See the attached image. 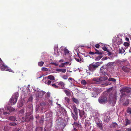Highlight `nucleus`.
<instances>
[{"mask_svg": "<svg viewBox=\"0 0 131 131\" xmlns=\"http://www.w3.org/2000/svg\"><path fill=\"white\" fill-rule=\"evenodd\" d=\"M129 45V43L127 42H125L124 44V46L126 48L128 47Z\"/></svg>", "mask_w": 131, "mask_h": 131, "instance_id": "72a5a7b5", "label": "nucleus"}, {"mask_svg": "<svg viewBox=\"0 0 131 131\" xmlns=\"http://www.w3.org/2000/svg\"><path fill=\"white\" fill-rule=\"evenodd\" d=\"M71 108L73 110L74 112L75 113V114H76L77 113V108L75 105H73L71 106Z\"/></svg>", "mask_w": 131, "mask_h": 131, "instance_id": "aec40b11", "label": "nucleus"}, {"mask_svg": "<svg viewBox=\"0 0 131 131\" xmlns=\"http://www.w3.org/2000/svg\"><path fill=\"white\" fill-rule=\"evenodd\" d=\"M10 126H15L16 125V124L15 123H12L9 124Z\"/></svg>", "mask_w": 131, "mask_h": 131, "instance_id": "09e8293b", "label": "nucleus"}, {"mask_svg": "<svg viewBox=\"0 0 131 131\" xmlns=\"http://www.w3.org/2000/svg\"><path fill=\"white\" fill-rule=\"evenodd\" d=\"M62 78L66 80L67 79L68 77L67 75H64L62 76Z\"/></svg>", "mask_w": 131, "mask_h": 131, "instance_id": "8fccbe9b", "label": "nucleus"}, {"mask_svg": "<svg viewBox=\"0 0 131 131\" xmlns=\"http://www.w3.org/2000/svg\"><path fill=\"white\" fill-rule=\"evenodd\" d=\"M46 84H47L48 85H49L51 83V81L50 80H48L47 82H45Z\"/></svg>", "mask_w": 131, "mask_h": 131, "instance_id": "c03bdc74", "label": "nucleus"}, {"mask_svg": "<svg viewBox=\"0 0 131 131\" xmlns=\"http://www.w3.org/2000/svg\"><path fill=\"white\" fill-rule=\"evenodd\" d=\"M79 113L80 117L83 118H85L86 116L85 115V113L84 111L79 110Z\"/></svg>", "mask_w": 131, "mask_h": 131, "instance_id": "1a4fd4ad", "label": "nucleus"}, {"mask_svg": "<svg viewBox=\"0 0 131 131\" xmlns=\"http://www.w3.org/2000/svg\"><path fill=\"white\" fill-rule=\"evenodd\" d=\"M59 61L63 62V60H61Z\"/></svg>", "mask_w": 131, "mask_h": 131, "instance_id": "774afa93", "label": "nucleus"}, {"mask_svg": "<svg viewBox=\"0 0 131 131\" xmlns=\"http://www.w3.org/2000/svg\"><path fill=\"white\" fill-rule=\"evenodd\" d=\"M81 83L84 85H85L86 84V83L85 80H83L81 81Z\"/></svg>", "mask_w": 131, "mask_h": 131, "instance_id": "ea45409f", "label": "nucleus"}, {"mask_svg": "<svg viewBox=\"0 0 131 131\" xmlns=\"http://www.w3.org/2000/svg\"><path fill=\"white\" fill-rule=\"evenodd\" d=\"M54 52L55 54L57 56L59 55V52L57 51V50L56 49L54 48Z\"/></svg>", "mask_w": 131, "mask_h": 131, "instance_id": "2f4dec72", "label": "nucleus"}, {"mask_svg": "<svg viewBox=\"0 0 131 131\" xmlns=\"http://www.w3.org/2000/svg\"><path fill=\"white\" fill-rule=\"evenodd\" d=\"M48 78L51 80H54L55 79L54 77L52 75H50L48 76Z\"/></svg>", "mask_w": 131, "mask_h": 131, "instance_id": "393cba45", "label": "nucleus"}, {"mask_svg": "<svg viewBox=\"0 0 131 131\" xmlns=\"http://www.w3.org/2000/svg\"><path fill=\"white\" fill-rule=\"evenodd\" d=\"M20 112H23V113H24V111L23 110H21Z\"/></svg>", "mask_w": 131, "mask_h": 131, "instance_id": "338daca9", "label": "nucleus"}, {"mask_svg": "<svg viewBox=\"0 0 131 131\" xmlns=\"http://www.w3.org/2000/svg\"><path fill=\"white\" fill-rule=\"evenodd\" d=\"M4 110L3 108L0 109V117L1 114H3L4 115H6L7 114H9V113L8 112H6L4 111Z\"/></svg>", "mask_w": 131, "mask_h": 131, "instance_id": "9d476101", "label": "nucleus"}, {"mask_svg": "<svg viewBox=\"0 0 131 131\" xmlns=\"http://www.w3.org/2000/svg\"><path fill=\"white\" fill-rule=\"evenodd\" d=\"M51 64H53L56 66H58V63H56L53 62L51 63Z\"/></svg>", "mask_w": 131, "mask_h": 131, "instance_id": "864d4df0", "label": "nucleus"}, {"mask_svg": "<svg viewBox=\"0 0 131 131\" xmlns=\"http://www.w3.org/2000/svg\"><path fill=\"white\" fill-rule=\"evenodd\" d=\"M95 53L96 54H98L100 55H102L103 53L102 52L99 51H97L95 52Z\"/></svg>", "mask_w": 131, "mask_h": 131, "instance_id": "58836bf2", "label": "nucleus"}, {"mask_svg": "<svg viewBox=\"0 0 131 131\" xmlns=\"http://www.w3.org/2000/svg\"><path fill=\"white\" fill-rule=\"evenodd\" d=\"M70 100L69 98L67 97H65L64 99L63 100V102L64 103L67 104L69 103Z\"/></svg>", "mask_w": 131, "mask_h": 131, "instance_id": "ddd939ff", "label": "nucleus"}, {"mask_svg": "<svg viewBox=\"0 0 131 131\" xmlns=\"http://www.w3.org/2000/svg\"><path fill=\"white\" fill-rule=\"evenodd\" d=\"M94 80L96 82H99L100 81V78H95L94 79Z\"/></svg>", "mask_w": 131, "mask_h": 131, "instance_id": "c9c22d12", "label": "nucleus"}, {"mask_svg": "<svg viewBox=\"0 0 131 131\" xmlns=\"http://www.w3.org/2000/svg\"><path fill=\"white\" fill-rule=\"evenodd\" d=\"M8 127L7 126H5L4 127V129L5 131H7Z\"/></svg>", "mask_w": 131, "mask_h": 131, "instance_id": "49530a36", "label": "nucleus"}, {"mask_svg": "<svg viewBox=\"0 0 131 131\" xmlns=\"http://www.w3.org/2000/svg\"><path fill=\"white\" fill-rule=\"evenodd\" d=\"M42 129L41 127H38L36 128V131H42Z\"/></svg>", "mask_w": 131, "mask_h": 131, "instance_id": "473e14b6", "label": "nucleus"}, {"mask_svg": "<svg viewBox=\"0 0 131 131\" xmlns=\"http://www.w3.org/2000/svg\"><path fill=\"white\" fill-rule=\"evenodd\" d=\"M0 70L2 71L6 70L9 72H11V69L7 66H5L4 64L1 59L0 58Z\"/></svg>", "mask_w": 131, "mask_h": 131, "instance_id": "7ed1b4c3", "label": "nucleus"}, {"mask_svg": "<svg viewBox=\"0 0 131 131\" xmlns=\"http://www.w3.org/2000/svg\"><path fill=\"white\" fill-rule=\"evenodd\" d=\"M72 100L76 104H79V101L77 99L74 98H72Z\"/></svg>", "mask_w": 131, "mask_h": 131, "instance_id": "4be33fe9", "label": "nucleus"}, {"mask_svg": "<svg viewBox=\"0 0 131 131\" xmlns=\"http://www.w3.org/2000/svg\"><path fill=\"white\" fill-rule=\"evenodd\" d=\"M102 58V56H100L97 57H96L95 58V60L96 61H99L100 59Z\"/></svg>", "mask_w": 131, "mask_h": 131, "instance_id": "c85d7f7f", "label": "nucleus"}, {"mask_svg": "<svg viewBox=\"0 0 131 131\" xmlns=\"http://www.w3.org/2000/svg\"><path fill=\"white\" fill-rule=\"evenodd\" d=\"M76 130H77V129L76 128H74L73 130V131H76Z\"/></svg>", "mask_w": 131, "mask_h": 131, "instance_id": "0e129e2a", "label": "nucleus"}, {"mask_svg": "<svg viewBox=\"0 0 131 131\" xmlns=\"http://www.w3.org/2000/svg\"><path fill=\"white\" fill-rule=\"evenodd\" d=\"M102 44L101 43H100L99 44H97L95 45V47L97 48H99L100 45H101Z\"/></svg>", "mask_w": 131, "mask_h": 131, "instance_id": "4c0bfd02", "label": "nucleus"}, {"mask_svg": "<svg viewBox=\"0 0 131 131\" xmlns=\"http://www.w3.org/2000/svg\"><path fill=\"white\" fill-rule=\"evenodd\" d=\"M19 94L18 93H15L12 96L10 100V102L12 105L15 104L17 100Z\"/></svg>", "mask_w": 131, "mask_h": 131, "instance_id": "f03ea898", "label": "nucleus"}, {"mask_svg": "<svg viewBox=\"0 0 131 131\" xmlns=\"http://www.w3.org/2000/svg\"><path fill=\"white\" fill-rule=\"evenodd\" d=\"M108 80L109 81H112L113 82H114L116 80L114 78H110L108 79Z\"/></svg>", "mask_w": 131, "mask_h": 131, "instance_id": "a19ab883", "label": "nucleus"}, {"mask_svg": "<svg viewBox=\"0 0 131 131\" xmlns=\"http://www.w3.org/2000/svg\"><path fill=\"white\" fill-rule=\"evenodd\" d=\"M89 54H91L93 55L94 54H95V53H94V52H92L90 51L89 52Z\"/></svg>", "mask_w": 131, "mask_h": 131, "instance_id": "13d9d810", "label": "nucleus"}, {"mask_svg": "<svg viewBox=\"0 0 131 131\" xmlns=\"http://www.w3.org/2000/svg\"><path fill=\"white\" fill-rule=\"evenodd\" d=\"M7 119L13 121H15L16 119L15 118L14 116H11L9 117L8 118H7Z\"/></svg>", "mask_w": 131, "mask_h": 131, "instance_id": "bb28decb", "label": "nucleus"}, {"mask_svg": "<svg viewBox=\"0 0 131 131\" xmlns=\"http://www.w3.org/2000/svg\"><path fill=\"white\" fill-rule=\"evenodd\" d=\"M122 69L124 71L127 72H129L130 70L129 68L126 66L122 67Z\"/></svg>", "mask_w": 131, "mask_h": 131, "instance_id": "9b49d317", "label": "nucleus"}, {"mask_svg": "<svg viewBox=\"0 0 131 131\" xmlns=\"http://www.w3.org/2000/svg\"><path fill=\"white\" fill-rule=\"evenodd\" d=\"M7 108L11 112H14L15 110V108L12 107Z\"/></svg>", "mask_w": 131, "mask_h": 131, "instance_id": "a878e982", "label": "nucleus"}, {"mask_svg": "<svg viewBox=\"0 0 131 131\" xmlns=\"http://www.w3.org/2000/svg\"><path fill=\"white\" fill-rule=\"evenodd\" d=\"M49 102L50 103V104L51 105L52 104V100H49Z\"/></svg>", "mask_w": 131, "mask_h": 131, "instance_id": "bf43d9fd", "label": "nucleus"}, {"mask_svg": "<svg viewBox=\"0 0 131 131\" xmlns=\"http://www.w3.org/2000/svg\"><path fill=\"white\" fill-rule=\"evenodd\" d=\"M23 104V103L22 102L19 101V102L17 104V106L18 107H20L22 106Z\"/></svg>", "mask_w": 131, "mask_h": 131, "instance_id": "b1692460", "label": "nucleus"}, {"mask_svg": "<svg viewBox=\"0 0 131 131\" xmlns=\"http://www.w3.org/2000/svg\"><path fill=\"white\" fill-rule=\"evenodd\" d=\"M65 65L64 64H63V63H62L61 65L59 66V67H63Z\"/></svg>", "mask_w": 131, "mask_h": 131, "instance_id": "5fc2aeb1", "label": "nucleus"}, {"mask_svg": "<svg viewBox=\"0 0 131 131\" xmlns=\"http://www.w3.org/2000/svg\"><path fill=\"white\" fill-rule=\"evenodd\" d=\"M110 103L112 102L114 103H115V100H116V97L115 95L114 96V97L112 99H111V97H110Z\"/></svg>", "mask_w": 131, "mask_h": 131, "instance_id": "f3484780", "label": "nucleus"}, {"mask_svg": "<svg viewBox=\"0 0 131 131\" xmlns=\"http://www.w3.org/2000/svg\"><path fill=\"white\" fill-rule=\"evenodd\" d=\"M127 130L128 131H131V128H128Z\"/></svg>", "mask_w": 131, "mask_h": 131, "instance_id": "e2e57ef3", "label": "nucleus"}, {"mask_svg": "<svg viewBox=\"0 0 131 131\" xmlns=\"http://www.w3.org/2000/svg\"><path fill=\"white\" fill-rule=\"evenodd\" d=\"M102 49L104 51H106L107 50V48L105 47H103Z\"/></svg>", "mask_w": 131, "mask_h": 131, "instance_id": "6e6d98bb", "label": "nucleus"}, {"mask_svg": "<svg viewBox=\"0 0 131 131\" xmlns=\"http://www.w3.org/2000/svg\"><path fill=\"white\" fill-rule=\"evenodd\" d=\"M95 90H98V89L97 88H95Z\"/></svg>", "mask_w": 131, "mask_h": 131, "instance_id": "69168bd1", "label": "nucleus"}, {"mask_svg": "<svg viewBox=\"0 0 131 131\" xmlns=\"http://www.w3.org/2000/svg\"><path fill=\"white\" fill-rule=\"evenodd\" d=\"M71 112L72 114V116L75 120H76L77 118V114H75V115L73 114L72 110L71 111Z\"/></svg>", "mask_w": 131, "mask_h": 131, "instance_id": "a211bd4d", "label": "nucleus"}, {"mask_svg": "<svg viewBox=\"0 0 131 131\" xmlns=\"http://www.w3.org/2000/svg\"><path fill=\"white\" fill-rule=\"evenodd\" d=\"M102 123H98L97 124V125L98 127H99L101 129H102Z\"/></svg>", "mask_w": 131, "mask_h": 131, "instance_id": "c756f323", "label": "nucleus"}, {"mask_svg": "<svg viewBox=\"0 0 131 131\" xmlns=\"http://www.w3.org/2000/svg\"><path fill=\"white\" fill-rule=\"evenodd\" d=\"M41 70L42 71H47L48 70V69L45 68H41Z\"/></svg>", "mask_w": 131, "mask_h": 131, "instance_id": "3c124183", "label": "nucleus"}, {"mask_svg": "<svg viewBox=\"0 0 131 131\" xmlns=\"http://www.w3.org/2000/svg\"><path fill=\"white\" fill-rule=\"evenodd\" d=\"M57 83L61 88L63 89L64 88L65 84L62 81L58 82H57Z\"/></svg>", "mask_w": 131, "mask_h": 131, "instance_id": "f8f14e48", "label": "nucleus"}, {"mask_svg": "<svg viewBox=\"0 0 131 131\" xmlns=\"http://www.w3.org/2000/svg\"><path fill=\"white\" fill-rule=\"evenodd\" d=\"M123 91L125 93V94L126 95H128L131 94V89L129 88H123L121 91H122V94H123L124 93L122 92Z\"/></svg>", "mask_w": 131, "mask_h": 131, "instance_id": "39448f33", "label": "nucleus"}, {"mask_svg": "<svg viewBox=\"0 0 131 131\" xmlns=\"http://www.w3.org/2000/svg\"><path fill=\"white\" fill-rule=\"evenodd\" d=\"M73 125L77 126L78 125V124L76 122H74L73 123Z\"/></svg>", "mask_w": 131, "mask_h": 131, "instance_id": "680f3d73", "label": "nucleus"}, {"mask_svg": "<svg viewBox=\"0 0 131 131\" xmlns=\"http://www.w3.org/2000/svg\"><path fill=\"white\" fill-rule=\"evenodd\" d=\"M35 92L36 96L37 97H41L43 95L45 92L42 91H37V90H35Z\"/></svg>", "mask_w": 131, "mask_h": 131, "instance_id": "0eeeda50", "label": "nucleus"}, {"mask_svg": "<svg viewBox=\"0 0 131 131\" xmlns=\"http://www.w3.org/2000/svg\"><path fill=\"white\" fill-rule=\"evenodd\" d=\"M92 66V64H91L89 66V69L91 71H93L95 70V69Z\"/></svg>", "mask_w": 131, "mask_h": 131, "instance_id": "2eb2a0df", "label": "nucleus"}, {"mask_svg": "<svg viewBox=\"0 0 131 131\" xmlns=\"http://www.w3.org/2000/svg\"><path fill=\"white\" fill-rule=\"evenodd\" d=\"M131 123L130 121L128 119H126V125H127Z\"/></svg>", "mask_w": 131, "mask_h": 131, "instance_id": "e433bc0d", "label": "nucleus"}, {"mask_svg": "<svg viewBox=\"0 0 131 131\" xmlns=\"http://www.w3.org/2000/svg\"><path fill=\"white\" fill-rule=\"evenodd\" d=\"M69 80H70L71 81H74V79L72 78H69Z\"/></svg>", "mask_w": 131, "mask_h": 131, "instance_id": "4d7b16f0", "label": "nucleus"}, {"mask_svg": "<svg viewBox=\"0 0 131 131\" xmlns=\"http://www.w3.org/2000/svg\"><path fill=\"white\" fill-rule=\"evenodd\" d=\"M125 52L123 48L122 47L121 48H120L119 50V53H123Z\"/></svg>", "mask_w": 131, "mask_h": 131, "instance_id": "5701e85b", "label": "nucleus"}, {"mask_svg": "<svg viewBox=\"0 0 131 131\" xmlns=\"http://www.w3.org/2000/svg\"><path fill=\"white\" fill-rule=\"evenodd\" d=\"M92 66H93L94 68L95 69L99 66L100 64V63L99 62H97L96 63H92Z\"/></svg>", "mask_w": 131, "mask_h": 131, "instance_id": "4468645a", "label": "nucleus"}, {"mask_svg": "<svg viewBox=\"0 0 131 131\" xmlns=\"http://www.w3.org/2000/svg\"><path fill=\"white\" fill-rule=\"evenodd\" d=\"M117 124L115 123H113L112 125V126L113 127H117Z\"/></svg>", "mask_w": 131, "mask_h": 131, "instance_id": "f704fd0d", "label": "nucleus"}, {"mask_svg": "<svg viewBox=\"0 0 131 131\" xmlns=\"http://www.w3.org/2000/svg\"><path fill=\"white\" fill-rule=\"evenodd\" d=\"M127 112L129 114H131V109L130 108H128L127 110Z\"/></svg>", "mask_w": 131, "mask_h": 131, "instance_id": "a18cd8bd", "label": "nucleus"}, {"mask_svg": "<svg viewBox=\"0 0 131 131\" xmlns=\"http://www.w3.org/2000/svg\"><path fill=\"white\" fill-rule=\"evenodd\" d=\"M64 51L65 54V55L66 54L68 53L69 52L68 50L65 48H64Z\"/></svg>", "mask_w": 131, "mask_h": 131, "instance_id": "7c9ffc66", "label": "nucleus"}, {"mask_svg": "<svg viewBox=\"0 0 131 131\" xmlns=\"http://www.w3.org/2000/svg\"><path fill=\"white\" fill-rule=\"evenodd\" d=\"M63 91L67 96H69L70 95V92L69 90H64Z\"/></svg>", "mask_w": 131, "mask_h": 131, "instance_id": "412c9836", "label": "nucleus"}, {"mask_svg": "<svg viewBox=\"0 0 131 131\" xmlns=\"http://www.w3.org/2000/svg\"><path fill=\"white\" fill-rule=\"evenodd\" d=\"M32 100V97L31 96L30 97H29V99L28 100V102H31Z\"/></svg>", "mask_w": 131, "mask_h": 131, "instance_id": "37998d69", "label": "nucleus"}, {"mask_svg": "<svg viewBox=\"0 0 131 131\" xmlns=\"http://www.w3.org/2000/svg\"><path fill=\"white\" fill-rule=\"evenodd\" d=\"M125 40L126 41H127L128 42L129 41V39L127 37H126L125 38Z\"/></svg>", "mask_w": 131, "mask_h": 131, "instance_id": "052dcab7", "label": "nucleus"}, {"mask_svg": "<svg viewBox=\"0 0 131 131\" xmlns=\"http://www.w3.org/2000/svg\"><path fill=\"white\" fill-rule=\"evenodd\" d=\"M129 103V101L128 100L126 101L123 104L125 105H127Z\"/></svg>", "mask_w": 131, "mask_h": 131, "instance_id": "79ce46f5", "label": "nucleus"}, {"mask_svg": "<svg viewBox=\"0 0 131 131\" xmlns=\"http://www.w3.org/2000/svg\"><path fill=\"white\" fill-rule=\"evenodd\" d=\"M52 116V114L51 113L49 112L47 113L46 114V117L47 118H50V127L52 126V120L51 117Z\"/></svg>", "mask_w": 131, "mask_h": 131, "instance_id": "6e6552de", "label": "nucleus"}, {"mask_svg": "<svg viewBox=\"0 0 131 131\" xmlns=\"http://www.w3.org/2000/svg\"><path fill=\"white\" fill-rule=\"evenodd\" d=\"M99 102L100 104H104L107 102V99L105 95L101 96L99 99Z\"/></svg>", "mask_w": 131, "mask_h": 131, "instance_id": "423d86ee", "label": "nucleus"}, {"mask_svg": "<svg viewBox=\"0 0 131 131\" xmlns=\"http://www.w3.org/2000/svg\"><path fill=\"white\" fill-rule=\"evenodd\" d=\"M56 70L58 72H61L63 73H65L66 71V69H56Z\"/></svg>", "mask_w": 131, "mask_h": 131, "instance_id": "dca6fc26", "label": "nucleus"}, {"mask_svg": "<svg viewBox=\"0 0 131 131\" xmlns=\"http://www.w3.org/2000/svg\"><path fill=\"white\" fill-rule=\"evenodd\" d=\"M79 47V46H76L75 47V50L77 52L78 55V57L77 58H75V59L77 61L80 62H81L83 61V59L82 58H81L78 55V52L79 51V49H78V48Z\"/></svg>", "mask_w": 131, "mask_h": 131, "instance_id": "20e7f679", "label": "nucleus"}, {"mask_svg": "<svg viewBox=\"0 0 131 131\" xmlns=\"http://www.w3.org/2000/svg\"><path fill=\"white\" fill-rule=\"evenodd\" d=\"M51 85L52 86L56 88H58V86H57L55 84H51Z\"/></svg>", "mask_w": 131, "mask_h": 131, "instance_id": "603ef678", "label": "nucleus"}, {"mask_svg": "<svg viewBox=\"0 0 131 131\" xmlns=\"http://www.w3.org/2000/svg\"><path fill=\"white\" fill-rule=\"evenodd\" d=\"M107 77L106 76L101 77H100V81H104L105 80H107Z\"/></svg>", "mask_w": 131, "mask_h": 131, "instance_id": "6ab92c4d", "label": "nucleus"}, {"mask_svg": "<svg viewBox=\"0 0 131 131\" xmlns=\"http://www.w3.org/2000/svg\"><path fill=\"white\" fill-rule=\"evenodd\" d=\"M40 106H38L37 107L36 106V111H38V110H40V106H41V104H40Z\"/></svg>", "mask_w": 131, "mask_h": 131, "instance_id": "de8ad7c7", "label": "nucleus"}, {"mask_svg": "<svg viewBox=\"0 0 131 131\" xmlns=\"http://www.w3.org/2000/svg\"><path fill=\"white\" fill-rule=\"evenodd\" d=\"M122 38L121 36L119 35H117V37H114L113 39V43L118 45L121 44L122 43Z\"/></svg>", "mask_w": 131, "mask_h": 131, "instance_id": "f257e3e1", "label": "nucleus"}, {"mask_svg": "<svg viewBox=\"0 0 131 131\" xmlns=\"http://www.w3.org/2000/svg\"><path fill=\"white\" fill-rule=\"evenodd\" d=\"M44 64V62L43 61H40L38 63V65L39 66H42Z\"/></svg>", "mask_w": 131, "mask_h": 131, "instance_id": "cd10ccee", "label": "nucleus"}]
</instances>
